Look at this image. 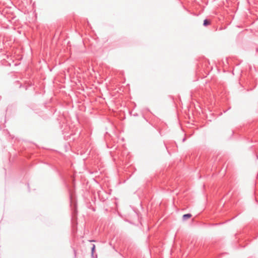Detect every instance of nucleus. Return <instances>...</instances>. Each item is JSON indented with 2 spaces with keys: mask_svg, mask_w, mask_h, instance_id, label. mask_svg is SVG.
<instances>
[{
  "mask_svg": "<svg viewBox=\"0 0 258 258\" xmlns=\"http://www.w3.org/2000/svg\"><path fill=\"white\" fill-rule=\"evenodd\" d=\"M191 217V215L190 214H186L183 215L182 218L183 220H186L187 219L190 218Z\"/></svg>",
  "mask_w": 258,
  "mask_h": 258,
  "instance_id": "obj_1",
  "label": "nucleus"
},
{
  "mask_svg": "<svg viewBox=\"0 0 258 258\" xmlns=\"http://www.w3.org/2000/svg\"><path fill=\"white\" fill-rule=\"evenodd\" d=\"M210 24V22L209 21H208L207 19H205L204 21V23H203V25L204 26H208V25H209Z\"/></svg>",
  "mask_w": 258,
  "mask_h": 258,
  "instance_id": "obj_2",
  "label": "nucleus"
},
{
  "mask_svg": "<svg viewBox=\"0 0 258 258\" xmlns=\"http://www.w3.org/2000/svg\"><path fill=\"white\" fill-rule=\"evenodd\" d=\"M95 244H93L92 247L91 248V252H92V255L94 253V252L95 251Z\"/></svg>",
  "mask_w": 258,
  "mask_h": 258,
  "instance_id": "obj_3",
  "label": "nucleus"
}]
</instances>
